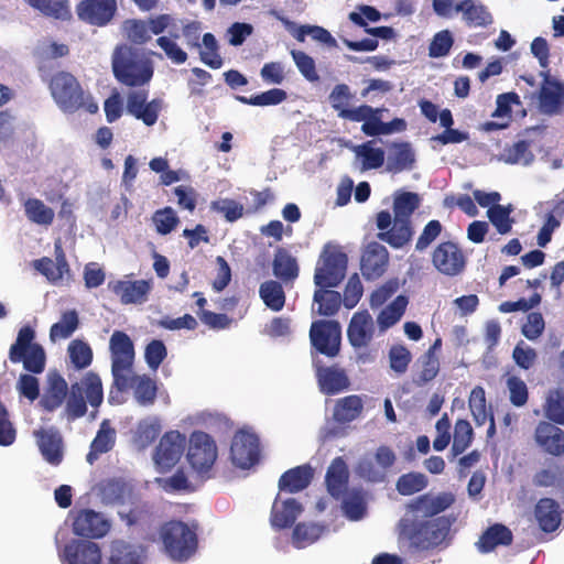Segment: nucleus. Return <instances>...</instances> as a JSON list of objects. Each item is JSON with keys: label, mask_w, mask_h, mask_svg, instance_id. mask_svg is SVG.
I'll list each match as a JSON object with an SVG mask.
<instances>
[{"label": "nucleus", "mask_w": 564, "mask_h": 564, "mask_svg": "<svg viewBox=\"0 0 564 564\" xmlns=\"http://www.w3.org/2000/svg\"><path fill=\"white\" fill-rule=\"evenodd\" d=\"M455 501L452 492L437 496L423 494L406 505V513L399 521L400 536L415 551L424 552L447 546L456 521L454 516H438Z\"/></svg>", "instance_id": "obj_1"}, {"label": "nucleus", "mask_w": 564, "mask_h": 564, "mask_svg": "<svg viewBox=\"0 0 564 564\" xmlns=\"http://www.w3.org/2000/svg\"><path fill=\"white\" fill-rule=\"evenodd\" d=\"M421 198L413 192H397L393 199L392 218L389 210H381L376 216L379 229L377 238L394 249L404 247L413 236L411 216L420 207Z\"/></svg>", "instance_id": "obj_2"}, {"label": "nucleus", "mask_w": 564, "mask_h": 564, "mask_svg": "<svg viewBox=\"0 0 564 564\" xmlns=\"http://www.w3.org/2000/svg\"><path fill=\"white\" fill-rule=\"evenodd\" d=\"M50 94L64 113L85 111L94 115L99 107L89 90L68 70H57L47 79Z\"/></svg>", "instance_id": "obj_3"}, {"label": "nucleus", "mask_w": 564, "mask_h": 564, "mask_svg": "<svg viewBox=\"0 0 564 564\" xmlns=\"http://www.w3.org/2000/svg\"><path fill=\"white\" fill-rule=\"evenodd\" d=\"M115 78L128 87H141L153 76V66L130 46H117L111 58Z\"/></svg>", "instance_id": "obj_4"}, {"label": "nucleus", "mask_w": 564, "mask_h": 564, "mask_svg": "<svg viewBox=\"0 0 564 564\" xmlns=\"http://www.w3.org/2000/svg\"><path fill=\"white\" fill-rule=\"evenodd\" d=\"M65 415L75 421L87 412V402L98 408L104 401V389L100 377L93 371L87 372L80 382L70 386L66 397Z\"/></svg>", "instance_id": "obj_5"}, {"label": "nucleus", "mask_w": 564, "mask_h": 564, "mask_svg": "<svg viewBox=\"0 0 564 564\" xmlns=\"http://www.w3.org/2000/svg\"><path fill=\"white\" fill-rule=\"evenodd\" d=\"M348 257L341 247L333 242L324 245L314 271V284L337 288L346 276Z\"/></svg>", "instance_id": "obj_6"}, {"label": "nucleus", "mask_w": 564, "mask_h": 564, "mask_svg": "<svg viewBox=\"0 0 564 564\" xmlns=\"http://www.w3.org/2000/svg\"><path fill=\"white\" fill-rule=\"evenodd\" d=\"M160 535L166 553L175 561H187L197 550V534L183 521L171 520L164 523Z\"/></svg>", "instance_id": "obj_7"}, {"label": "nucleus", "mask_w": 564, "mask_h": 564, "mask_svg": "<svg viewBox=\"0 0 564 564\" xmlns=\"http://www.w3.org/2000/svg\"><path fill=\"white\" fill-rule=\"evenodd\" d=\"M34 338L35 332L31 326L21 327L10 347L9 359L13 364L22 362L26 371L37 375L44 371L46 357L44 348L34 343Z\"/></svg>", "instance_id": "obj_8"}, {"label": "nucleus", "mask_w": 564, "mask_h": 564, "mask_svg": "<svg viewBox=\"0 0 564 564\" xmlns=\"http://www.w3.org/2000/svg\"><path fill=\"white\" fill-rule=\"evenodd\" d=\"M217 455V445L209 434L203 431H194L191 434L187 460L202 480L212 478Z\"/></svg>", "instance_id": "obj_9"}, {"label": "nucleus", "mask_w": 564, "mask_h": 564, "mask_svg": "<svg viewBox=\"0 0 564 564\" xmlns=\"http://www.w3.org/2000/svg\"><path fill=\"white\" fill-rule=\"evenodd\" d=\"M109 349L115 384L123 390L128 386L127 373L131 371L134 361L133 341L124 332L115 330L109 340Z\"/></svg>", "instance_id": "obj_10"}, {"label": "nucleus", "mask_w": 564, "mask_h": 564, "mask_svg": "<svg viewBox=\"0 0 564 564\" xmlns=\"http://www.w3.org/2000/svg\"><path fill=\"white\" fill-rule=\"evenodd\" d=\"M310 340L312 348L328 358H335L340 352L341 327L334 319H317L311 324Z\"/></svg>", "instance_id": "obj_11"}, {"label": "nucleus", "mask_w": 564, "mask_h": 564, "mask_svg": "<svg viewBox=\"0 0 564 564\" xmlns=\"http://www.w3.org/2000/svg\"><path fill=\"white\" fill-rule=\"evenodd\" d=\"M432 263L440 273L455 276L465 270L467 259L458 243L448 240L438 243L433 250Z\"/></svg>", "instance_id": "obj_12"}, {"label": "nucleus", "mask_w": 564, "mask_h": 564, "mask_svg": "<svg viewBox=\"0 0 564 564\" xmlns=\"http://www.w3.org/2000/svg\"><path fill=\"white\" fill-rule=\"evenodd\" d=\"M230 458L237 467L243 469L256 465L260 458L259 437L246 430L236 432L230 446Z\"/></svg>", "instance_id": "obj_13"}, {"label": "nucleus", "mask_w": 564, "mask_h": 564, "mask_svg": "<svg viewBox=\"0 0 564 564\" xmlns=\"http://www.w3.org/2000/svg\"><path fill=\"white\" fill-rule=\"evenodd\" d=\"M118 10L116 0H82L76 6V13L80 21L94 25H108Z\"/></svg>", "instance_id": "obj_14"}, {"label": "nucleus", "mask_w": 564, "mask_h": 564, "mask_svg": "<svg viewBox=\"0 0 564 564\" xmlns=\"http://www.w3.org/2000/svg\"><path fill=\"white\" fill-rule=\"evenodd\" d=\"M162 106L163 101L159 98L148 101L147 90H132L127 95V112L148 127L156 123Z\"/></svg>", "instance_id": "obj_15"}, {"label": "nucleus", "mask_w": 564, "mask_h": 564, "mask_svg": "<svg viewBox=\"0 0 564 564\" xmlns=\"http://www.w3.org/2000/svg\"><path fill=\"white\" fill-rule=\"evenodd\" d=\"M389 267V252L379 241L367 243L360 258V271L367 281L381 278Z\"/></svg>", "instance_id": "obj_16"}, {"label": "nucleus", "mask_w": 564, "mask_h": 564, "mask_svg": "<svg viewBox=\"0 0 564 564\" xmlns=\"http://www.w3.org/2000/svg\"><path fill=\"white\" fill-rule=\"evenodd\" d=\"M186 438L178 431H169L160 440L154 462L162 469L172 468L181 458L185 449Z\"/></svg>", "instance_id": "obj_17"}, {"label": "nucleus", "mask_w": 564, "mask_h": 564, "mask_svg": "<svg viewBox=\"0 0 564 564\" xmlns=\"http://www.w3.org/2000/svg\"><path fill=\"white\" fill-rule=\"evenodd\" d=\"M110 522L100 512L91 509L79 510L73 521L74 534L87 539H100L110 530Z\"/></svg>", "instance_id": "obj_18"}, {"label": "nucleus", "mask_w": 564, "mask_h": 564, "mask_svg": "<svg viewBox=\"0 0 564 564\" xmlns=\"http://www.w3.org/2000/svg\"><path fill=\"white\" fill-rule=\"evenodd\" d=\"M59 557L63 564H100L102 560L99 545L87 540H72L65 544Z\"/></svg>", "instance_id": "obj_19"}, {"label": "nucleus", "mask_w": 564, "mask_h": 564, "mask_svg": "<svg viewBox=\"0 0 564 564\" xmlns=\"http://www.w3.org/2000/svg\"><path fill=\"white\" fill-rule=\"evenodd\" d=\"M315 377L318 388L326 395L337 394L348 389L350 381L345 371L338 365L323 366L321 361H314Z\"/></svg>", "instance_id": "obj_20"}, {"label": "nucleus", "mask_w": 564, "mask_h": 564, "mask_svg": "<svg viewBox=\"0 0 564 564\" xmlns=\"http://www.w3.org/2000/svg\"><path fill=\"white\" fill-rule=\"evenodd\" d=\"M534 441L543 452L552 456L564 454V431L554 423L540 421L534 431Z\"/></svg>", "instance_id": "obj_21"}, {"label": "nucleus", "mask_w": 564, "mask_h": 564, "mask_svg": "<svg viewBox=\"0 0 564 564\" xmlns=\"http://www.w3.org/2000/svg\"><path fill=\"white\" fill-rule=\"evenodd\" d=\"M373 319L368 311L356 312L348 325L347 337L355 348H366L373 338Z\"/></svg>", "instance_id": "obj_22"}, {"label": "nucleus", "mask_w": 564, "mask_h": 564, "mask_svg": "<svg viewBox=\"0 0 564 564\" xmlns=\"http://www.w3.org/2000/svg\"><path fill=\"white\" fill-rule=\"evenodd\" d=\"M34 436L43 458L53 466H58L64 457L63 437L54 429H40L34 431Z\"/></svg>", "instance_id": "obj_23"}, {"label": "nucleus", "mask_w": 564, "mask_h": 564, "mask_svg": "<svg viewBox=\"0 0 564 564\" xmlns=\"http://www.w3.org/2000/svg\"><path fill=\"white\" fill-rule=\"evenodd\" d=\"M109 289L119 296L122 304H141L148 300L151 284L145 280H119L110 282Z\"/></svg>", "instance_id": "obj_24"}, {"label": "nucleus", "mask_w": 564, "mask_h": 564, "mask_svg": "<svg viewBox=\"0 0 564 564\" xmlns=\"http://www.w3.org/2000/svg\"><path fill=\"white\" fill-rule=\"evenodd\" d=\"M54 249L55 262L48 257H42L32 263L33 268L52 283L61 281L64 274L69 271V265L61 243L56 242Z\"/></svg>", "instance_id": "obj_25"}, {"label": "nucleus", "mask_w": 564, "mask_h": 564, "mask_svg": "<svg viewBox=\"0 0 564 564\" xmlns=\"http://www.w3.org/2000/svg\"><path fill=\"white\" fill-rule=\"evenodd\" d=\"M349 481V469L343 457L334 458L327 468L325 482L328 494L340 499L347 491Z\"/></svg>", "instance_id": "obj_26"}, {"label": "nucleus", "mask_w": 564, "mask_h": 564, "mask_svg": "<svg viewBox=\"0 0 564 564\" xmlns=\"http://www.w3.org/2000/svg\"><path fill=\"white\" fill-rule=\"evenodd\" d=\"M542 75L544 76V84L539 95L541 111L546 115L557 113L564 100V84L550 79L547 73H542Z\"/></svg>", "instance_id": "obj_27"}, {"label": "nucleus", "mask_w": 564, "mask_h": 564, "mask_svg": "<svg viewBox=\"0 0 564 564\" xmlns=\"http://www.w3.org/2000/svg\"><path fill=\"white\" fill-rule=\"evenodd\" d=\"M534 518L543 532L556 531L562 521L560 505L553 498H541L535 503Z\"/></svg>", "instance_id": "obj_28"}, {"label": "nucleus", "mask_w": 564, "mask_h": 564, "mask_svg": "<svg viewBox=\"0 0 564 564\" xmlns=\"http://www.w3.org/2000/svg\"><path fill=\"white\" fill-rule=\"evenodd\" d=\"M274 276L284 284H293L299 278L300 267L295 257L285 248H278L272 261Z\"/></svg>", "instance_id": "obj_29"}, {"label": "nucleus", "mask_w": 564, "mask_h": 564, "mask_svg": "<svg viewBox=\"0 0 564 564\" xmlns=\"http://www.w3.org/2000/svg\"><path fill=\"white\" fill-rule=\"evenodd\" d=\"M314 470L310 465H301L283 473L279 479V489L290 494L304 490L311 484Z\"/></svg>", "instance_id": "obj_30"}, {"label": "nucleus", "mask_w": 564, "mask_h": 564, "mask_svg": "<svg viewBox=\"0 0 564 564\" xmlns=\"http://www.w3.org/2000/svg\"><path fill=\"white\" fill-rule=\"evenodd\" d=\"M301 512L302 506L296 499L290 498L281 503L275 499L271 509V525L276 530L290 528L294 524Z\"/></svg>", "instance_id": "obj_31"}, {"label": "nucleus", "mask_w": 564, "mask_h": 564, "mask_svg": "<svg viewBox=\"0 0 564 564\" xmlns=\"http://www.w3.org/2000/svg\"><path fill=\"white\" fill-rule=\"evenodd\" d=\"M143 550L123 540H115L109 545L107 564H142Z\"/></svg>", "instance_id": "obj_32"}, {"label": "nucleus", "mask_w": 564, "mask_h": 564, "mask_svg": "<svg viewBox=\"0 0 564 564\" xmlns=\"http://www.w3.org/2000/svg\"><path fill=\"white\" fill-rule=\"evenodd\" d=\"M116 443V430L111 427L108 420H104L100 427L90 443L86 460L93 465L100 455L110 452Z\"/></svg>", "instance_id": "obj_33"}, {"label": "nucleus", "mask_w": 564, "mask_h": 564, "mask_svg": "<svg viewBox=\"0 0 564 564\" xmlns=\"http://www.w3.org/2000/svg\"><path fill=\"white\" fill-rule=\"evenodd\" d=\"M512 541L511 530L501 523H495L480 535L477 546L481 553H489L499 545H510Z\"/></svg>", "instance_id": "obj_34"}, {"label": "nucleus", "mask_w": 564, "mask_h": 564, "mask_svg": "<svg viewBox=\"0 0 564 564\" xmlns=\"http://www.w3.org/2000/svg\"><path fill=\"white\" fill-rule=\"evenodd\" d=\"M455 12L463 13V20L468 26L485 28L492 23L488 9L474 0H462L455 4Z\"/></svg>", "instance_id": "obj_35"}, {"label": "nucleus", "mask_w": 564, "mask_h": 564, "mask_svg": "<svg viewBox=\"0 0 564 564\" xmlns=\"http://www.w3.org/2000/svg\"><path fill=\"white\" fill-rule=\"evenodd\" d=\"M68 393L66 380L58 373L50 377L48 387L43 394L40 404L45 411L53 412L65 401Z\"/></svg>", "instance_id": "obj_36"}, {"label": "nucleus", "mask_w": 564, "mask_h": 564, "mask_svg": "<svg viewBox=\"0 0 564 564\" xmlns=\"http://www.w3.org/2000/svg\"><path fill=\"white\" fill-rule=\"evenodd\" d=\"M333 288L316 286L313 302L317 305L316 313L321 316H335L343 304L341 294Z\"/></svg>", "instance_id": "obj_37"}, {"label": "nucleus", "mask_w": 564, "mask_h": 564, "mask_svg": "<svg viewBox=\"0 0 564 564\" xmlns=\"http://www.w3.org/2000/svg\"><path fill=\"white\" fill-rule=\"evenodd\" d=\"M33 9L42 15L54 20L68 21L72 18V11L68 0H25Z\"/></svg>", "instance_id": "obj_38"}, {"label": "nucleus", "mask_w": 564, "mask_h": 564, "mask_svg": "<svg viewBox=\"0 0 564 564\" xmlns=\"http://www.w3.org/2000/svg\"><path fill=\"white\" fill-rule=\"evenodd\" d=\"M364 410L360 395L350 394L339 399L334 409V419L341 424L350 423L358 419Z\"/></svg>", "instance_id": "obj_39"}, {"label": "nucleus", "mask_w": 564, "mask_h": 564, "mask_svg": "<svg viewBox=\"0 0 564 564\" xmlns=\"http://www.w3.org/2000/svg\"><path fill=\"white\" fill-rule=\"evenodd\" d=\"M259 296L264 305L273 312H280L285 305V292L282 282L268 280L260 284Z\"/></svg>", "instance_id": "obj_40"}, {"label": "nucleus", "mask_w": 564, "mask_h": 564, "mask_svg": "<svg viewBox=\"0 0 564 564\" xmlns=\"http://www.w3.org/2000/svg\"><path fill=\"white\" fill-rule=\"evenodd\" d=\"M392 149L393 151L388 158V171L399 173L403 170L412 169L415 158L410 143H394Z\"/></svg>", "instance_id": "obj_41"}, {"label": "nucleus", "mask_w": 564, "mask_h": 564, "mask_svg": "<svg viewBox=\"0 0 564 564\" xmlns=\"http://www.w3.org/2000/svg\"><path fill=\"white\" fill-rule=\"evenodd\" d=\"M408 304L409 300L405 295H398L392 303L384 307L377 317L380 329L387 330L395 325L403 316Z\"/></svg>", "instance_id": "obj_42"}, {"label": "nucleus", "mask_w": 564, "mask_h": 564, "mask_svg": "<svg viewBox=\"0 0 564 564\" xmlns=\"http://www.w3.org/2000/svg\"><path fill=\"white\" fill-rule=\"evenodd\" d=\"M79 326V317L76 310L63 312L61 319L50 328V339L55 343L69 338Z\"/></svg>", "instance_id": "obj_43"}, {"label": "nucleus", "mask_w": 564, "mask_h": 564, "mask_svg": "<svg viewBox=\"0 0 564 564\" xmlns=\"http://www.w3.org/2000/svg\"><path fill=\"white\" fill-rule=\"evenodd\" d=\"M24 213L26 218L36 225L41 226H50L54 221L55 213L54 210L46 206L39 198H28L24 202Z\"/></svg>", "instance_id": "obj_44"}, {"label": "nucleus", "mask_w": 564, "mask_h": 564, "mask_svg": "<svg viewBox=\"0 0 564 564\" xmlns=\"http://www.w3.org/2000/svg\"><path fill=\"white\" fill-rule=\"evenodd\" d=\"M324 531V525L300 522L293 529L292 543L296 549H303L317 541Z\"/></svg>", "instance_id": "obj_45"}, {"label": "nucleus", "mask_w": 564, "mask_h": 564, "mask_svg": "<svg viewBox=\"0 0 564 564\" xmlns=\"http://www.w3.org/2000/svg\"><path fill=\"white\" fill-rule=\"evenodd\" d=\"M543 409L547 422L564 425V390L560 388L551 389L547 392Z\"/></svg>", "instance_id": "obj_46"}, {"label": "nucleus", "mask_w": 564, "mask_h": 564, "mask_svg": "<svg viewBox=\"0 0 564 564\" xmlns=\"http://www.w3.org/2000/svg\"><path fill=\"white\" fill-rule=\"evenodd\" d=\"M474 430L467 420L459 419L454 425L453 444L451 453L453 457L463 454L473 443Z\"/></svg>", "instance_id": "obj_47"}, {"label": "nucleus", "mask_w": 564, "mask_h": 564, "mask_svg": "<svg viewBox=\"0 0 564 564\" xmlns=\"http://www.w3.org/2000/svg\"><path fill=\"white\" fill-rule=\"evenodd\" d=\"M67 352L74 368L77 370L89 367L93 362V349L88 343L82 339H74L67 347Z\"/></svg>", "instance_id": "obj_48"}, {"label": "nucleus", "mask_w": 564, "mask_h": 564, "mask_svg": "<svg viewBox=\"0 0 564 564\" xmlns=\"http://www.w3.org/2000/svg\"><path fill=\"white\" fill-rule=\"evenodd\" d=\"M440 123L442 127L445 128V130L442 133L433 137V140L442 144H448L460 143L468 138L466 133L460 132L459 130L456 129H452V126L454 124V119L449 109L446 108L441 111Z\"/></svg>", "instance_id": "obj_49"}, {"label": "nucleus", "mask_w": 564, "mask_h": 564, "mask_svg": "<svg viewBox=\"0 0 564 564\" xmlns=\"http://www.w3.org/2000/svg\"><path fill=\"white\" fill-rule=\"evenodd\" d=\"M288 94L281 88H272L252 97L237 95L236 99L245 105L250 106H275L286 100Z\"/></svg>", "instance_id": "obj_50"}, {"label": "nucleus", "mask_w": 564, "mask_h": 564, "mask_svg": "<svg viewBox=\"0 0 564 564\" xmlns=\"http://www.w3.org/2000/svg\"><path fill=\"white\" fill-rule=\"evenodd\" d=\"M421 369L413 377V383L416 387H423L433 381L440 373L441 365L438 357H430L422 355L417 359Z\"/></svg>", "instance_id": "obj_51"}, {"label": "nucleus", "mask_w": 564, "mask_h": 564, "mask_svg": "<svg viewBox=\"0 0 564 564\" xmlns=\"http://www.w3.org/2000/svg\"><path fill=\"white\" fill-rule=\"evenodd\" d=\"M502 160L508 164L529 165L533 162L534 154L530 150V143L527 140H520L505 149Z\"/></svg>", "instance_id": "obj_52"}, {"label": "nucleus", "mask_w": 564, "mask_h": 564, "mask_svg": "<svg viewBox=\"0 0 564 564\" xmlns=\"http://www.w3.org/2000/svg\"><path fill=\"white\" fill-rule=\"evenodd\" d=\"M203 50L199 52L200 61L213 69L223 66L224 61L219 54V46L213 33H205L202 37Z\"/></svg>", "instance_id": "obj_53"}, {"label": "nucleus", "mask_w": 564, "mask_h": 564, "mask_svg": "<svg viewBox=\"0 0 564 564\" xmlns=\"http://www.w3.org/2000/svg\"><path fill=\"white\" fill-rule=\"evenodd\" d=\"M427 486V478L422 473L411 471L401 475L395 484L398 492L402 496H411L422 491Z\"/></svg>", "instance_id": "obj_54"}, {"label": "nucleus", "mask_w": 564, "mask_h": 564, "mask_svg": "<svg viewBox=\"0 0 564 564\" xmlns=\"http://www.w3.org/2000/svg\"><path fill=\"white\" fill-rule=\"evenodd\" d=\"M373 141H368L356 148V154L361 159L362 170H377L384 163V151L381 148H372Z\"/></svg>", "instance_id": "obj_55"}, {"label": "nucleus", "mask_w": 564, "mask_h": 564, "mask_svg": "<svg viewBox=\"0 0 564 564\" xmlns=\"http://www.w3.org/2000/svg\"><path fill=\"white\" fill-rule=\"evenodd\" d=\"M511 213V205H495L487 210L488 219L500 235H506L511 231L513 224V219L510 217Z\"/></svg>", "instance_id": "obj_56"}, {"label": "nucleus", "mask_w": 564, "mask_h": 564, "mask_svg": "<svg viewBox=\"0 0 564 564\" xmlns=\"http://www.w3.org/2000/svg\"><path fill=\"white\" fill-rule=\"evenodd\" d=\"M468 405L471 415L478 426L484 425L488 420L486 392L481 386H476L469 395Z\"/></svg>", "instance_id": "obj_57"}, {"label": "nucleus", "mask_w": 564, "mask_h": 564, "mask_svg": "<svg viewBox=\"0 0 564 564\" xmlns=\"http://www.w3.org/2000/svg\"><path fill=\"white\" fill-rule=\"evenodd\" d=\"M130 489L118 479H109L100 487V496L106 503H123Z\"/></svg>", "instance_id": "obj_58"}, {"label": "nucleus", "mask_w": 564, "mask_h": 564, "mask_svg": "<svg viewBox=\"0 0 564 564\" xmlns=\"http://www.w3.org/2000/svg\"><path fill=\"white\" fill-rule=\"evenodd\" d=\"M307 35H310L313 40L323 43L329 47L337 46V42L332 36V34L326 29L318 25H301L293 32V36L299 42H304Z\"/></svg>", "instance_id": "obj_59"}, {"label": "nucleus", "mask_w": 564, "mask_h": 564, "mask_svg": "<svg viewBox=\"0 0 564 564\" xmlns=\"http://www.w3.org/2000/svg\"><path fill=\"white\" fill-rule=\"evenodd\" d=\"M292 58L302 74V76L311 82L315 83L319 80L318 73L316 70L315 61L308 54L303 51L292 50L291 51Z\"/></svg>", "instance_id": "obj_60"}, {"label": "nucleus", "mask_w": 564, "mask_h": 564, "mask_svg": "<svg viewBox=\"0 0 564 564\" xmlns=\"http://www.w3.org/2000/svg\"><path fill=\"white\" fill-rule=\"evenodd\" d=\"M388 357L390 368L398 375L405 373L412 361L411 351L403 345H393L389 349Z\"/></svg>", "instance_id": "obj_61"}, {"label": "nucleus", "mask_w": 564, "mask_h": 564, "mask_svg": "<svg viewBox=\"0 0 564 564\" xmlns=\"http://www.w3.org/2000/svg\"><path fill=\"white\" fill-rule=\"evenodd\" d=\"M354 95L347 84H337L329 94V102L332 108L343 118L344 110L349 108Z\"/></svg>", "instance_id": "obj_62"}, {"label": "nucleus", "mask_w": 564, "mask_h": 564, "mask_svg": "<svg viewBox=\"0 0 564 564\" xmlns=\"http://www.w3.org/2000/svg\"><path fill=\"white\" fill-rule=\"evenodd\" d=\"M124 31L128 39L134 44L143 45L151 40L147 20H127L124 22Z\"/></svg>", "instance_id": "obj_63"}, {"label": "nucleus", "mask_w": 564, "mask_h": 564, "mask_svg": "<svg viewBox=\"0 0 564 564\" xmlns=\"http://www.w3.org/2000/svg\"><path fill=\"white\" fill-rule=\"evenodd\" d=\"M156 44L162 48L165 56L174 64L181 65L187 61V53L172 37L165 35L156 39Z\"/></svg>", "instance_id": "obj_64"}]
</instances>
